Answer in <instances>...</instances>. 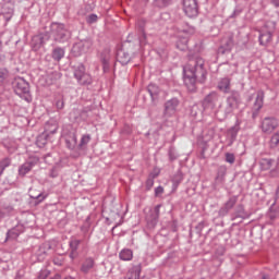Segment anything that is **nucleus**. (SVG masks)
I'll return each instance as SVG.
<instances>
[{"label": "nucleus", "mask_w": 279, "mask_h": 279, "mask_svg": "<svg viewBox=\"0 0 279 279\" xmlns=\"http://www.w3.org/2000/svg\"><path fill=\"white\" fill-rule=\"evenodd\" d=\"M147 90L153 99V101H156V99H158V97L160 96V87H158V85L156 84H149L147 87Z\"/></svg>", "instance_id": "5701e85b"}, {"label": "nucleus", "mask_w": 279, "mask_h": 279, "mask_svg": "<svg viewBox=\"0 0 279 279\" xmlns=\"http://www.w3.org/2000/svg\"><path fill=\"white\" fill-rule=\"evenodd\" d=\"M56 132H58V124L56 122H53L52 124L51 122H48L45 125V132L41 135L37 136V147H45L47 145V136H49V134H56Z\"/></svg>", "instance_id": "423d86ee"}, {"label": "nucleus", "mask_w": 279, "mask_h": 279, "mask_svg": "<svg viewBox=\"0 0 279 279\" xmlns=\"http://www.w3.org/2000/svg\"><path fill=\"white\" fill-rule=\"evenodd\" d=\"M54 279H60V275H56V276H54Z\"/></svg>", "instance_id": "052dcab7"}, {"label": "nucleus", "mask_w": 279, "mask_h": 279, "mask_svg": "<svg viewBox=\"0 0 279 279\" xmlns=\"http://www.w3.org/2000/svg\"><path fill=\"white\" fill-rule=\"evenodd\" d=\"M93 269H95V259L93 257L85 258L81 265V272L86 276L93 272Z\"/></svg>", "instance_id": "dca6fc26"}, {"label": "nucleus", "mask_w": 279, "mask_h": 279, "mask_svg": "<svg viewBox=\"0 0 279 279\" xmlns=\"http://www.w3.org/2000/svg\"><path fill=\"white\" fill-rule=\"evenodd\" d=\"M269 43H271V33L269 32L262 33L259 35V45H263L265 47L269 45Z\"/></svg>", "instance_id": "c85d7f7f"}, {"label": "nucleus", "mask_w": 279, "mask_h": 279, "mask_svg": "<svg viewBox=\"0 0 279 279\" xmlns=\"http://www.w3.org/2000/svg\"><path fill=\"white\" fill-rule=\"evenodd\" d=\"M110 60H112V54L110 53V49L106 48L100 53V62L102 64L104 73L110 71Z\"/></svg>", "instance_id": "4468645a"}, {"label": "nucleus", "mask_w": 279, "mask_h": 279, "mask_svg": "<svg viewBox=\"0 0 279 279\" xmlns=\"http://www.w3.org/2000/svg\"><path fill=\"white\" fill-rule=\"evenodd\" d=\"M13 88L15 95L25 99V101H32V95H29V83L25 78L21 76L15 77Z\"/></svg>", "instance_id": "7ed1b4c3"}, {"label": "nucleus", "mask_w": 279, "mask_h": 279, "mask_svg": "<svg viewBox=\"0 0 279 279\" xmlns=\"http://www.w3.org/2000/svg\"><path fill=\"white\" fill-rule=\"evenodd\" d=\"M142 267L141 264L129 269L128 279H141Z\"/></svg>", "instance_id": "4be33fe9"}, {"label": "nucleus", "mask_w": 279, "mask_h": 279, "mask_svg": "<svg viewBox=\"0 0 279 279\" xmlns=\"http://www.w3.org/2000/svg\"><path fill=\"white\" fill-rule=\"evenodd\" d=\"M50 34L54 43H59L60 45H64V43L71 40V31L62 23L53 22L50 25Z\"/></svg>", "instance_id": "f03ea898"}, {"label": "nucleus", "mask_w": 279, "mask_h": 279, "mask_svg": "<svg viewBox=\"0 0 279 279\" xmlns=\"http://www.w3.org/2000/svg\"><path fill=\"white\" fill-rule=\"evenodd\" d=\"M227 173H228V168L226 166L218 167L217 174L215 178L216 184H223V182H226Z\"/></svg>", "instance_id": "aec40b11"}, {"label": "nucleus", "mask_w": 279, "mask_h": 279, "mask_svg": "<svg viewBox=\"0 0 279 279\" xmlns=\"http://www.w3.org/2000/svg\"><path fill=\"white\" fill-rule=\"evenodd\" d=\"M245 8L241 4H238L233 11V13L231 14V19H236V16H241V14L243 13V10Z\"/></svg>", "instance_id": "ea45409f"}, {"label": "nucleus", "mask_w": 279, "mask_h": 279, "mask_svg": "<svg viewBox=\"0 0 279 279\" xmlns=\"http://www.w3.org/2000/svg\"><path fill=\"white\" fill-rule=\"evenodd\" d=\"M64 53H65L64 48L56 47L52 50L51 58L52 60H54V62H60V60L64 58Z\"/></svg>", "instance_id": "b1692460"}, {"label": "nucleus", "mask_w": 279, "mask_h": 279, "mask_svg": "<svg viewBox=\"0 0 279 279\" xmlns=\"http://www.w3.org/2000/svg\"><path fill=\"white\" fill-rule=\"evenodd\" d=\"M239 196H231L218 210V217H226L236 206Z\"/></svg>", "instance_id": "ddd939ff"}, {"label": "nucleus", "mask_w": 279, "mask_h": 279, "mask_svg": "<svg viewBox=\"0 0 279 279\" xmlns=\"http://www.w3.org/2000/svg\"><path fill=\"white\" fill-rule=\"evenodd\" d=\"M43 278H47V271H43V272H40V275H39V278H38V279H43Z\"/></svg>", "instance_id": "4d7b16f0"}, {"label": "nucleus", "mask_w": 279, "mask_h": 279, "mask_svg": "<svg viewBox=\"0 0 279 279\" xmlns=\"http://www.w3.org/2000/svg\"><path fill=\"white\" fill-rule=\"evenodd\" d=\"M2 262H1V259H0V264H1Z\"/></svg>", "instance_id": "0e129e2a"}, {"label": "nucleus", "mask_w": 279, "mask_h": 279, "mask_svg": "<svg viewBox=\"0 0 279 279\" xmlns=\"http://www.w3.org/2000/svg\"><path fill=\"white\" fill-rule=\"evenodd\" d=\"M50 178H58V171L56 169L50 170Z\"/></svg>", "instance_id": "864d4df0"}, {"label": "nucleus", "mask_w": 279, "mask_h": 279, "mask_svg": "<svg viewBox=\"0 0 279 279\" xmlns=\"http://www.w3.org/2000/svg\"><path fill=\"white\" fill-rule=\"evenodd\" d=\"M160 208H162V205H157L154 210L150 214V221L153 226H156L158 223V219H160Z\"/></svg>", "instance_id": "a878e982"}, {"label": "nucleus", "mask_w": 279, "mask_h": 279, "mask_svg": "<svg viewBox=\"0 0 279 279\" xmlns=\"http://www.w3.org/2000/svg\"><path fill=\"white\" fill-rule=\"evenodd\" d=\"M262 279H269V277L268 276H263Z\"/></svg>", "instance_id": "680f3d73"}, {"label": "nucleus", "mask_w": 279, "mask_h": 279, "mask_svg": "<svg viewBox=\"0 0 279 279\" xmlns=\"http://www.w3.org/2000/svg\"><path fill=\"white\" fill-rule=\"evenodd\" d=\"M183 10L190 19L197 16L199 14L197 0H183Z\"/></svg>", "instance_id": "1a4fd4ad"}, {"label": "nucleus", "mask_w": 279, "mask_h": 279, "mask_svg": "<svg viewBox=\"0 0 279 279\" xmlns=\"http://www.w3.org/2000/svg\"><path fill=\"white\" fill-rule=\"evenodd\" d=\"M177 49H179L180 51H186V49H189V38L183 37L181 40H178Z\"/></svg>", "instance_id": "c756f323"}, {"label": "nucleus", "mask_w": 279, "mask_h": 279, "mask_svg": "<svg viewBox=\"0 0 279 279\" xmlns=\"http://www.w3.org/2000/svg\"><path fill=\"white\" fill-rule=\"evenodd\" d=\"M43 45H45V38L41 35H36L33 37L31 46L34 51H38Z\"/></svg>", "instance_id": "412c9836"}, {"label": "nucleus", "mask_w": 279, "mask_h": 279, "mask_svg": "<svg viewBox=\"0 0 279 279\" xmlns=\"http://www.w3.org/2000/svg\"><path fill=\"white\" fill-rule=\"evenodd\" d=\"M155 8H167L171 5V0H154Z\"/></svg>", "instance_id": "2f4dec72"}, {"label": "nucleus", "mask_w": 279, "mask_h": 279, "mask_svg": "<svg viewBox=\"0 0 279 279\" xmlns=\"http://www.w3.org/2000/svg\"><path fill=\"white\" fill-rule=\"evenodd\" d=\"M241 106V93L238 90H231L230 96L227 97V105L225 108V114H232L234 110Z\"/></svg>", "instance_id": "39448f33"}, {"label": "nucleus", "mask_w": 279, "mask_h": 279, "mask_svg": "<svg viewBox=\"0 0 279 279\" xmlns=\"http://www.w3.org/2000/svg\"><path fill=\"white\" fill-rule=\"evenodd\" d=\"M217 101H219V94H217V92H211L204 98L203 106L204 108H215Z\"/></svg>", "instance_id": "2eb2a0df"}, {"label": "nucleus", "mask_w": 279, "mask_h": 279, "mask_svg": "<svg viewBox=\"0 0 279 279\" xmlns=\"http://www.w3.org/2000/svg\"><path fill=\"white\" fill-rule=\"evenodd\" d=\"M73 75L80 86H90L93 84V76L86 72V66L82 63L73 66Z\"/></svg>", "instance_id": "20e7f679"}, {"label": "nucleus", "mask_w": 279, "mask_h": 279, "mask_svg": "<svg viewBox=\"0 0 279 279\" xmlns=\"http://www.w3.org/2000/svg\"><path fill=\"white\" fill-rule=\"evenodd\" d=\"M2 12L7 15V21H10L14 14V9L12 7H3Z\"/></svg>", "instance_id": "58836bf2"}, {"label": "nucleus", "mask_w": 279, "mask_h": 279, "mask_svg": "<svg viewBox=\"0 0 279 279\" xmlns=\"http://www.w3.org/2000/svg\"><path fill=\"white\" fill-rule=\"evenodd\" d=\"M117 60L120 62V64H122V66H125V64H130L132 57L130 56V52L122 48L117 52Z\"/></svg>", "instance_id": "a211bd4d"}, {"label": "nucleus", "mask_w": 279, "mask_h": 279, "mask_svg": "<svg viewBox=\"0 0 279 279\" xmlns=\"http://www.w3.org/2000/svg\"><path fill=\"white\" fill-rule=\"evenodd\" d=\"M66 147L70 149H75V146L77 145V136L73 135L70 140L65 141Z\"/></svg>", "instance_id": "4c0bfd02"}, {"label": "nucleus", "mask_w": 279, "mask_h": 279, "mask_svg": "<svg viewBox=\"0 0 279 279\" xmlns=\"http://www.w3.org/2000/svg\"><path fill=\"white\" fill-rule=\"evenodd\" d=\"M40 197H41V195L39 194V195L37 196V199H40Z\"/></svg>", "instance_id": "e2e57ef3"}, {"label": "nucleus", "mask_w": 279, "mask_h": 279, "mask_svg": "<svg viewBox=\"0 0 279 279\" xmlns=\"http://www.w3.org/2000/svg\"><path fill=\"white\" fill-rule=\"evenodd\" d=\"M240 131H241V125L239 124V122H236L233 126H231L227 131V134L229 136V147H231V145H234V141H236V137L239 136Z\"/></svg>", "instance_id": "f3484780"}, {"label": "nucleus", "mask_w": 279, "mask_h": 279, "mask_svg": "<svg viewBox=\"0 0 279 279\" xmlns=\"http://www.w3.org/2000/svg\"><path fill=\"white\" fill-rule=\"evenodd\" d=\"M136 25L141 29V32H143V29H145V20L143 19L138 20Z\"/></svg>", "instance_id": "de8ad7c7"}, {"label": "nucleus", "mask_w": 279, "mask_h": 279, "mask_svg": "<svg viewBox=\"0 0 279 279\" xmlns=\"http://www.w3.org/2000/svg\"><path fill=\"white\" fill-rule=\"evenodd\" d=\"M233 46L234 41L232 40V38H229L220 49H223L222 53H226V51H231Z\"/></svg>", "instance_id": "e433bc0d"}, {"label": "nucleus", "mask_w": 279, "mask_h": 279, "mask_svg": "<svg viewBox=\"0 0 279 279\" xmlns=\"http://www.w3.org/2000/svg\"><path fill=\"white\" fill-rule=\"evenodd\" d=\"M32 169H34V162L33 161H26L25 163H23L20 167L19 173H20V175H27V173L29 171H32Z\"/></svg>", "instance_id": "bb28decb"}, {"label": "nucleus", "mask_w": 279, "mask_h": 279, "mask_svg": "<svg viewBox=\"0 0 279 279\" xmlns=\"http://www.w3.org/2000/svg\"><path fill=\"white\" fill-rule=\"evenodd\" d=\"M162 193H165V187L159 185L158 187L155 189L156 197H158V195H162Z\"/></svg>", "instance_id": "09e8293b"}, {"label": "nucleus", "mask_w": 279, "mask_h": 279, "mask_svg": "<svg viewBox=\"0 0 279 279\" xmlns=\"http://www.w3.org/2000/svg\"><path fill=\"white\" fill-rule=\"evenodd\" d=\"M82 243V240H71L70 241V250L71 252H77V250H80V244Z\"/></svg>", "instance_id": "c9c22d12"}, {"label": "nucleus", "mask_w": 279, "mask_h": 279, "mask_svg": "<svg viewBox=\"0 0 279 279\" xmlns=\"http://www.w3.org/2000/svg\"><path fill=\"white\" fill-rule=\"evenodd\" d=\"M98 16L95 13L89 14L86 17V23H88V25H93V23H97Z\"/></svg>", "instance_id": "79ce46f5"}, {"label": "nucleus", "mask_w": 279, "mask_h": 279, "mask_svg": "<svg viewBox=\"0 0 279 279\" xmlns=\"http://www.w3.org/2000/svg\"><path fill=\"white\" fill-rule=\"evenodd\" d=\"M8 77H10V71L5 68H0V86L1 84H5L8 82Z\"/></svg>", "instance_id": "7c9ffc66"}, {"label": "nucleus", "mask_w": 279, "mask_h": 279, "mask_svg": "<svg viewBox=\"0 0 279 279\" xmlns=\"http://www.w3.org/2000/svg\"><path fill=\"white\" fill-rule=\"evenodd\" d=\"M178 108H180V99L171 98L167 100L163 105V117H167L168 119L174 117L178 112Z\"/></svg>", "instance_id": "6e6552de"}, {"label": "nucleus", "mask_w": 279, "mask_h": 279, "mask_svg": "<svg viewBox=\"0 0 279 279\" xmlns=\"http://www.w3.org/2000/svg\"><path fill=\"white\" fill-rule=\"evenodd\" d=\"M169 160L173 162V160H178V151L175 150V147L170 146L168 150Z\"/></svg>", "instance_id": "72a5a7b5"}, {"label": "nucleus", "mask_w": 279, "mask_h": 279, "mask_svg": "<svg viewBox=\"0 0 279 279\" xmlns=\"http://www.w3.org/2000/svg\"><path fill=\"white\" fill-rule=\"evenodd\" d=\"M53 263L54 265H58V267H61V265L64 263V259H62V257H54Z\"/></svg>", "instance_id": "8fccbe9b"}, {"label": "nucleus", "mask_w": 279, "mask_h": 279, "mask_svg": "<svg viewBox=\"0 0 279 279\" xmlns=\"http://www.w3.org/2000/svg\"><path fill=\"white\" fill-rule=\"evenodd\" d=\"M120 260H132L134 253L130 248H123L119 254Z\"/></svg>", "instance_id": "cd10ccee"}, {"label": "nucleus", "mask_w": 279, "mask_h": 279, "mask_svg": "<svg viewBox=\"0 0 279 279\" xmlns=\"http://www.w3.org/2000/svg\"><path fill=\"white\" fill-rule=\"evenodd\" d=\"M218 88L222 93H226V94L230 93V78L228 77L221 78L218 83Z\"/></svg>", "instance_id": "393cba45"}, {"label": "nucleus", "mask_w": 279, "mask_h": 279, "mask_svg": "<svg viewBox=\"0 0 279 279\" xmlns=\"http://www.w3.org/2000/svg\"><path fill=\"white\" fill-rule=\"evenodd\" d=\"M70 258H72V260H74V258H77V251L76 252L71 251L70 252Z\"/></svg>", "instance_id": "5fc2aeb1"}, {"label": "nucleus", "mask_w": 279, "mask_h": 279, "mask_svg": "<svg viewBox=\"0 0 279 279\" xmlns=\"http://www.w3.org/2000/svg\"><path fill=\"white\" fill-rule=\"evenodd\" d=\"M250 216L247 211H245V207L243 205H238L235 211L231 216V221H236V219H247Z\"/></svg>", "instance_id": "6ab92c4d"}, {"label": "nucleus", "mask_w": 279, "mask_h": 279, "mask_svg": "<svg viewBox=\"0 0 279 279\" xmlns=\"http://www.w3.org/2000/svg\"><path fill=\"white\" fill-rule=\"evenodd\" d=\"M189 34H195V28H190Z\"/></svg>", "instance_id": "bf43d9fd"}, {"label": "nucleus", "mask_w": 279, "mask_h": 279, "mask_svg": "<svg viewBox=\"0 0 279 279\" xmlns=\"http://www.w3.org/2000/svg\"><path fill=\"white\" fill-rule=\"evenodd\" d=\"M213 136H215V131L214 130L210 131L209 138H213Z\"/></svg>", "instance_id": "13d9d810"}, {"label": "nucleus", "mask_w": 279, "mask_h": 279, "mask_svg": "<svg viewBox=\"0 0 279 279\" xmlns=\"http://www.w3.org/2000/svg\"><path fill=\"white\" fill-rule=\"evenodd\" d=\"M278 128V119L266 117L262 121V131L264 134H271Z\"/></svg>", "instance_id": "9b49d317"}, {"label": "nucleus", "mask_w": 279, "mask_h": 279, "mask_svg": "<svg viewBox=\"0 0 279 279\" xmlns=\"http://www.w3.org/2000/svg\"><path fill=\"white\" fill-rule=\"evenodd\" d=\"M88 110H83L82 112H81V119L83 120V121H87L88 120Z\"/></svg>", "instance_id": "3c124183"}, {"label": "nucleus", "mask_w": 279, "mask_h": 279, "mask_svg": "<svg viewBox=\"0 0 279 279\" xmlns=\"http://www.w3.org/2000/svg\"><path fill=\"white\" fill-rule=\"evenodd\" d=\"M184 84L190 93L197 90V82L204 84L206 82V68H204V59L196 57L191 59L189 63L183 68Z\"/></svg>", "instance_id": "f257e3e1"}, {"label": "nucleus", "mask_w": 279, "mask_h": 279, "mask_svg": "<svg viewBox=\"0 0 279 279\" xmlns=\"http://www.w3.org/2000/svg\"><path fill=\"white\" fill-rule=\"evenodd\" d=\"M10 165H11L10 158H4L0 161V175L3 174V171H5V169H8Z\"/></svg>", "instance_id": "f704fd0d"}, {"label": "nucleus", "mask_w": 279, "mask_h": 279, "mask_svg": "<svg viewBox=\"0 0 279 279\" xmlns=\"http://www.w3.org/2000/svg\"><path fill=\"white\" fill-rule=\"evenodd\" d=\"M19 232H16V229H12L7 232V239H17Z\"/></svg>", "instance_id": "c03bdc74"}, {"label": "nucleus", "mask_w": 279, "mask_h": 279, "mask_svg": "<svg viewBox=\"0 0 279 279\" xmlns=\"http://www.w3.org/2000/svg\"><path fill=\"white\" fill-rule=\"evenodd\" d=\"M154 186V178H148L146 180V189L149 191Z\"/></svg>", "instance_id": "49530a36"}, {"label": "nucleus", "mask_w": 279, "mask_h": 279, "mask_svg": "<svg viewBox=\"0 0 279 279\" xmlns=\"http://www.w3.org/2000/svg\"><path fill=\"white\" fill-rule=\"evenodd\" d=\"M264 105H265V92L258 90L256 94L255 101L253 104V109H252L253 110V112H252L253 119H256V117H258V113L263 109Z\"/></svg>", "instance_id": "9d476101"}, {"label": "nucleus", "mask_w": 279, "mask_h": 279, "mask_svg": "<svg viewBox=\"0 0 279 279\" xmlns=\"http://www.w3.org/2000/svg\"><path fill=\"white\" fill-rule=\"evenodd\" d=\"M88 143H90V134L83 135L78 144L80 149H84Z\"/></svg>", "instance_id": "473e14b6"}, {"label": "nucleus", "mask_w": 279, "mask_h": 279, "mask_svg": "<svg viewBox=\"0 0 279 279\" xmlns=\"http://www.w3.org/2000/svg\"><path fill=\"white\" fill-rule=\"evenodd\" d=\"M271 3L275 8H279V0H271Z\"/></svg>", "instance_id": "6e6d98bb"}, {"label": "nucleus", "mask_w": 279, "mask_h": 279, "mask_svg": "<svg viewBox=\"0 0 279 279\" xmlns=\"http://www.w3.org/2000/svg\"><path fill=\"white\" fill-rule=\"evenodd\" d=\"M182 174H177L173 179L174 184H180L182 182Z\"/></svg>", "instance_id": "603ef678"}, {"label": "nucleus", "mask_w": 279, "mask_h": 279, "mask_svg": "<svg viewBox=\"0 0 279 279\" xmlns=\"http://www.w3.org/2000/svg\"><path fill=\"white\" fill-rule=\"evenodd\" d=\"M279 145V131L276 132L270 138V147H278Z\"/></svg>", "instance_id": "a19ab883"}, {"label": "nucleus", "mask_w": 279, "mask_h": 279, "mask_svg": "<svg viewBox=\"0 0 279 279\" xmlns=\"http://www.w3.org/2000/svg\"><path fill=\"white\" fill-rule=\"evenodd\" d=\"M57 110H62L64 108V98H59L56 100Z\"/></svg>", "instance_id": "a18cd8bd"}, {"label": "nucleus", "mask_w": 279, "mask_h": 279, "mask_svg": "<svg viewBox=\"0 0 279 279\" xmlns=\"http://www.w3.org/2000/svg\"><path fill=\"white\" fill-rule=\"evenodd\" d=\"M225 157H226V162H229V165H234V161L236 160V158L234 157V154L226 153Z\"/></svg>", "instance_id": "37998d69"}, {"label": "nucleus", "mask_w": 279, "mask_h": 279, "mask_svg": "<svg viewBox=\"0 0 279 279\" xmlns=\"http://www.w3.org/2000/svg\"><path fill=\"white\" fill-rule=\"evenodd\" d=\"M90 47H93V41L90 39L76 41L72 47V53L78 58V56H83V53H88Z\"/></svg>", "instance_id": "0eeeda50"}, {"label": "nucleus", "mask_w": 279, "mask_h": 279, "mask_svg": "<svg viewBox=\"0 0 279 279\" xmlns=\"http://www.w3.org/2000/svg\"><path fill=\"white\" fill-rule=\"evenodd\" d=\"M49 252H51V244L50 243H44L39 245V247L35 251L33 258H36L38 263H43L45 258L49 255Z\"/></svg>", "instance_id": "f8f14e48"}]
</instances>
